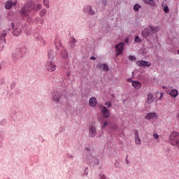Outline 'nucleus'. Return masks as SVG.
<instances>
[{"label":"nucleus","instance_id":"obj_48","mask_svg":"<svg viewBox=\"0 0 179 179\" xmlns=\"http://www.w3.org/2000/svg\"><path fill=\"white\" fill-rule=\"evenodd\" d=\"M163 97V93H161V96L159 98V100H162V98Z\"/></svg>","mask_w":179,"mask_h":179},{"label":"nucleus","instance_id":"obj_28","mask_svg":"<svg viewBox=\"0 0 179 179\" xmlns=\"http://www.w3.org/2000/svg\"><path fill=\"white\" fill-rule=\"evenodd\" d=\"M141 6L139 4H136L134 6V10H136V12H138V10H139V9H141Z\"/></svg>","mask_w":179,"mask_h":179},{"label":"nucleus","instance_id":"obj_43","mask_svg":"<svg viewBox=\"0 0 179 179\" xmlns=\"http://www.w3.org/2000/svg\"><path fill=\"white\" fill-rule=\"evenodd\" d=\"M100 179H106V176L100 174Z\"/></svg>","mask_w":179,"mask_h":179},{"label":"nucleus","instance_id":"obj_27","mask_svg":"<svg viewBox=\"0 0 179 179\" xmlns=\"http://www.w3.org/2000/svg\"><path fill=\"white\" fill-rule=\"evenodd\" d=\"M34 37L35 40H38V41L41 40V36H40L38 34V33L34 34Z\"/></svg>","mask_w":179,"mask_h":179},{"label":"nucleus","instance_id":"obj_49","mask_svg":"<svg viewBox=\"0 0 179 179\" xmlns=\"http://www.w3.org/2000/svg\"><path fill=\"white\" fill-rule=\"evenodd\" d=\"M128 82H132V80L131 78L127 79Z\"/></svg>","mask_w":179,"mask_h":179},{"label":"nucleus","instance_id":"obj_38","mask_svg":"<svg viewBox=\"0 0 179 179\" xmlns=\"http://www.w3.org/2000/svg\"><path fill=\"white\" fill-rule=\"evenodd\" d=\"M42 6H43V5H41V4H37L36 9L38 10H40V9H41Z\"/></svg>","mask_w":179,"mask_h":179},{"label":"nucleus","instance_id":"obj_19","mask_svg":"<svg viewBox=\"0 0 179 179\" xmlns=\"http://www.w3.org/2000/svg\"><path fill=\"white\" fill-rule=\"evenodd\" d=\"M156 117V113H149L146 116V120H153Z\"/></svg>","mask_w":179,"mask_h":179},{"label":"nucleus","instance_id":"obj_23","mask_svg":"<svg viewBox=\"0 0 179 179\" xmlns=\"http://www.w3.org/2000/svg\"><path fill=\"white\" fill-rule=\"evenodd\" d=\"M6 37V32L1 33L0 36V44L1 43H3V41H6V39L5 38Z\"/></svg>","mask_w":179,"mask_h":179},{"label":"nucleus","instance_id":"obj_4","mask_svg":"<svg viewBox=\"0 0 179 179\" xmlns=\"http://www.w3.org/2000/svg\"><path fill=\"white\" fill-rule=\"evenodd\" d=\"M20 12L22 17H26V16H29V13L31 12V8L29 7V6H24L21 8Z\"/></svg>","mask_w":179,"mask_h":179},{"label":"nucleus","instance_id":"obj_3","mask_svg":"<svg viewBox=\"0 0 179 179\" xmlns=\"http://www.w3.org/2000/svg\"><path fill=\"white\" fill-rule=\"evenodd\" d=\"M11 27L13 29V36H15V37H17L18 36H20L22 34V28L19 24L15 25L13 22L11 23Z\"/></svg>","mask_w":179,"mask_h":179},{"label":"nucleus","instance_id":"obj_11","mask_svg":"<svg viewBox=\"0 0 179 179\" xmlns=\"http://www.w3.org/2000/svg\"><path fill=\"white\" fill-rule=\"evenodd\" d=\"M102 110V115L104 118H108L110 117V112L108 111V109L106 106H101Z\"/></svg>","mask_w":179,"mask_h":179},{"label":"nucleus","instance_id":"obj_47","mask_svg":"<svg viewBox=\"0 0 179 179\" xmlns=\"http://www.w3.org/2000/svg\"><path fill=\"white\" fill-rule=\"evenodd\" d=\"M90 59H92L93 61H96V57H91Z\"/></svg>","mask_w":179,"mask_h":179},{"label":"nucleus","instance_id":"obj_29","mask_svg":"<svg viewBox=\"0 0 179 179\" xmlns=\"http://www.w3.org/2000/svg\"><path fill=\"white\" fill-rule=\"evenodd\" d=\"M46 13H47V10L43 9L42 10L40 11V16L41 17L45 16Z\"/></svg>","mask_w":179,"mask_h":179},{"label":"nucleus","instance_id":"obj_24","mask_svg":"<svg viewBox=\"0 0 179 179\" xmlns=\"http://www.w3.org/2000/svg\"><path fill=\"white\" fill-rule=\"evenodd\" d=\"M15 52L17 53L18 57H22V54H24V48H20L17 49V51Z\"/></svg>","mask_w":179,"mask_h":179},{"label":"nucleus","instance_id":"obj_52","mask_svg":"<svg viewBox=\"0 0 179 179\" xmlns=\"http://www.w3.org/2000/svg\"><path fill=\"white\" fill-rule=\"evenodd\" d=\"M127 164L129 163V162H128V159H127Z\"/></svg>","mask_w":179,"mask_h":179},{"label":"nucleus","instance_id":"obj_36","mask_svg":"<svg viewBox=\"0 0 179 179\" xmlns=\"http://www.w3.org/2000/svg\"><path fill=\"white\" fill-rule=\"evenodd\" d=\"M171 145H172V146H176L177 145V140H176L175 141H170Z\"/></svg>","mask_w":179,"mask_h":179},{"label":"nucleus","instance_id":"obj_39","mask_svg":"<svg viewBox=\"0 0 179 179\" xmlns=\"http://www.w3.org/2000/svg\"><path fill=\"white\" fill-rule=\"evenodd\" d=\"M108 123L107 122H103V125L101 126V129H104L108 125Z\"/></svg>","mask_w":179,"mask_h":179},{"label":"nucleus","instance_id":"obj_12","mask_svg":"<svg viewBox=\"0 0 179 179\" xmlns=\"http://www.w3.org/2000/svg\"><path fill=\"white\" fill-rule=\"evenodd\" d=\"M57 54L54 52L53 50H50L48 53V61H52V59H54L55 58V55Z\"/></svg>","mask_w":179,"mask_h":179},{"label":"nucleus","instance_id":"obj_34","mask_svg":"<svg viewBox=\"0 0 179 179\" xmlns=\"http://www.w3.org/2000/svg\"><path fill=\"white\" fill-rule=\"evenodd\" d=\"M78 41H76V39H75L74 38L73 39H71V41H70L71 45H75V43H77Z\"/></svg>","mask_w":179,"mask_h":179},{"label":"nucleus","instance_id":"obj_35","mask_svg":"<svg viewBox=\"0 0 179 179\" xmlns=\"http://www.w3.org/2000/svg\"><path fill=\"white\" fill-rule=\"evenodd\" d=\"M129 61H136V57H135L133 56V55H130V56L129 57Z\"/></svg>","mask_w":179,"mask_h":179},{"label":"nucleus","instance_id":"obj_40","mask_svg":"<svg viewBox=\"0 0 179 179\" xmlns=\"http://www.w3.org/2000/svg\"><path fill=\"white\" fill-rule=\"evenodd\" d=\"M153 136H154L155 139H159V134H153Z\"/></svg>","mask_w":179,"mask_h":179},{"label":"nucleus","instance_id":"obj_41","mask_svg":"<svg viewBox=\"0 0 179 179\" xmlns=\"http://www.w3.org/2000/svg\"><path fill=\"white\" fill-rule=\"evenodd\" d=\"M67 157H68V159H73V155H71V154H68V155H67Z\"/></svg>","mask_w":179,"mask_h":179},{"label":"nucleus","instance_id":"obj_50","mask_svg":"<svg viewBox=\"0 0 179 179\" xmlns=\"http://www.w3.org/2000/svg\"><path fill=\"white\" fill-rule=\"evenodd\" d=\"M55 45H56L57 48H58V44H57V43H55Z\"/></svg>","mask_w":179,"mask_h":179},{"label":"nucleus","instance_id":"obj_10","mask_svg":"<svg viewBox=\"0 0 179 179\" xmlns=\"http://www.w3.org/2000/svg\"><path fill=\"white\" fill-rule=\"evenodd\" d=\"M96 68L97 69H99V71H104L105 72H108V71H109L110 69H108V65H107L106 64H101L99 63L96 65Z\"/></svg>","mask_w":179,"mask_h":179},{"label":"nucleus","instance_id":"obj_2","mask_svg":"<svg viewBox=\"0 0 179 179\" xmlns=\"http://www.w3.org/2000/svg\"><path fill=\"white\" fill-rule=\"evenodd\" d=\"M160 29L158 27L150 26L145 27L144 30L142 31V36L144 38H148L149 36H152V34H155L156 33H159Z\"/></svg>","mask_w":179,"mask_h":179},{"label":"nucleus","instance_id":"obj_54","mask_svg":"<svg viewBox=\"0 0 179 179\" xmlns=\"http://www.w3.org/2000/svg\"><path fill=\"white\" fill-rule=\"evenodd\" d=\"M1 66H0V71H1Z\"/></svg>","mask_w":179,"mask_h":179},{"label":"nucleus","instance_id":"obj_8","mask_svg":"<svg viewBox=\"0 0 179 179\" xmlns=\"http://www.w3.org/2000/svg\"><path fill=\"white\" fill-rule=\"evenodd\" d=\"M89 135L90 138L96 137V135H97V129H96V127L91 126L89 127Z\"/></svg>","mask_w":179,"mask_h":179},{"label":"nucleus","instance_id":"obj_46","mask_svg":"<svg viewBox=\"0 0 179 179\" xmlns=\"http://www.w3.org/2000/svg\"><path fill=\"white\" fill-rule=\"evenodd\" d=\"M115 167H120V164H118L117 162H116L115 163Z\"/></svg>","mask_w":179,"mask_h":179},{"label":"nucleus","instance_id":"obj_18","mask_svg":"<svg viewBox=\"0 0 179 179\" xmlns=\"http://www.w3.org/2000/svg\"><path fill=\"white\" fill-rule=\"evenodd\" d=\"M132 86L135 87V89H141L142 84L138 81H133Z\"/></svg>","mask_w":179,"mask_h":179},{"label":"nucleus","instance_id":"obj_55","mask_svg":"<svg viewBox=\"0 0 179 179\" xmlns=\"http://www.w3.org/2000/svg\"><path fill=\"white\" fill-rule=\"evenodd\" d=\"M68 76H69V73H68Z\"/></svg>","mask_w":179,"mask_h":179},{"label":"nucleus","instance_id":"obj_25","mask_svg":"<svg viewBox=\"0 0 179 179\" xmlns=\"http://www.w3.org/2000/svg\"><path fill=\"white\" fill-rule=\"evenodd\" d=\"M145 3L147 5H150V6H153L155 4V1L153 0H144Z\"/></svg>","mask_w":179,"mask_h":179},{"label":"nucleus","instance_id":"obj_16","mask_svg":"<svg viewBox=\"0 0 179 179\" xmlns=\"http://www.w3.org/2000/svg\"><path fill=\"white\" fill-rule=\"evenodd\" d=\"M135 143H136V145H141V138H139V132H138V130H136L135 131Z\"/></svg>","mask_w":179,"mask_h":179},{"label":"nucleus","instance_id":"obj_13","mask_svg":"<svg viewBox=\"0 0 179 179\" xmlns=\"http://www.w3.org/2000/svg\"><path fill=\"white\" fill-rule=\"evenodd\" d=\"M90 160H91V163H92V164H93V166H99V159H97V157H96L93 155H91Z\"/></svg>","mask_w":179,"mask_h":179},{"label":"nucleus","instance_id":"obj_1","mask_svg":"<svg viewBox=\"0 0 179 179\" xmlns=\"http://www.w3.org/2000/svg\"><path fill=\"white\" fill-rule=\"evenodd\" d=\"M51 99L53 103L55 104H62L65 106L68 103V98L64 92L59 90H53L51 91Z\"/></svg>","mask_w":179,"mask_h":179},{"label":"nucleus","instance_id":"obj_9","mask_svg":"<svg viewBox=\"0 0 179 179\" xmlns=\"http://www.w3.org/2000/svg\"><path fill=\"white\" fill-rule=\"evenodd\" d=\"M46 68L48 71H50V72H54L55 69H57V66L54 64L52 61L48 62Z\"/></svg>","mask_w":179,"mask_h":179},{"label":"nucleus","instance_id":"obj_44","mask_svg":"<svg viewBox=\"0 0 179 179\" xmlns=\"http://www.w3.org/2000/svg\"><path fill=\"white\" fill-rule=\"evenodd\" d=\"M87 169L88 168H85V172H84L85 176H87V174H88L87 171Z\"/></svg>","mask_w":179,"mask_h":179},{"label":"nucleus","instance_id":"obj_21","mask_svg":"<svg viewBox=\"0 0 179 179\" xmlns=\"http://www.w3.org/2000/svg\"><path fill=\"white\" fill-rule=\"evenodd\" d=\"M61 57L64 58V59H66L68 58V50L64 49L61 52Z\"/></svg>","mask_w":179,"mask_h":179},{"label":"nucleus","instance_id":"obj_45","mask_svg":"<svg viewBox=\"0 0 179 179\" xmlns=\"http://www.w3.org/2000/svg\"><path fill=\"white\" fill-rule=\"evenodd\" d=\"M85 150H87L89 152V151L91 150V148L90 147H86Z\"/></svg>","mask_w":179,"mask_h":179},{"label":"nucleus","instance_id":"obj_5","mask_svg":"<svg viewBox=\"0 0 179 179\" xmlns=\"http://www.w3.org/2000/svg\"><path fill=\"white\" fill-rule=\"evenodd\" d=\"M83 10L85 15H88L89 16H93L96 13L94 10L92 8V6H85Z\"/></svg>","mask_w":179,"mask_h":179},{"label":"nucleus","instance_id":"obj_53","mask_svg":"<svg viewBox=\"0 0 179 179\" xmlns=\"http://www.w3.org/2000/svg\"><path fill=\"white\" fill-rule=\"evenodd\" d=\"M163 89H166V87H163Z\"/></svg>","mask_w":179,"mask_h":179},{"label":"nucleus","instance_id":"obj_20","mask_svg":"<svg viewBox=\"0 0 179 179\" xmlns=\"http://www.w3.org/2000/svg\"><path fill=\"white\" fill-rule=\"evenodd\" d=\"M177 136H178V133L177 131H173L169 136V139L174 141Z\"/></svg>","mask_w":179,"mask_h":179},{"label":"nucleus","instance_id":"obj_30","mask_svg":"<svg viewBox=\"0 0 179 179\" xmlns=\"http://www.w3.org/2000/svg\"><path fill=\"white\" fill-rule=\"evenodd\" d=\"M100 2L103 7L107 6V0H100Z\"/></svg>","mask_w":179,"mask_h":179},{"label":"nucleus","instance_id":"obj_32","mask_svg":"<svg viewBox=\"0 0 179 179\" xmlns=\"http://www.w3.org/2000/svg\"><path fill=\"white\" fill-rule=\"evenodd\" d=\"M134 41H135V43H141V41H142V40L141 39V38H139V36H136L134 38Z\"/></svg>","mask_w":179,"mask_h":179},{"label":"nucleus","instance_id":"obj_22","mask_svg":"<svg viewBox=\"0 0 179 179\" xmlns=\"http://www.w3.org/2000/svg\"><path fill=\"white\" fill-rule=\"evenodd\" d=\"M13 5H16V3L12 1H7L5 4V8L6 9H10Z\"/></svg>","mask_w":179,"mask_h":179},{"label":"nucleus","instance_id":"obj_33","mask_svg":"<svg viewBox=\"0 0 179 179\" xmlns=\"http://www.w3.org/2000/svg\"><path fill=\"white\" fill-rule=\"evenodd\" d=\"M164 12H165V13H169V12H170V10L169 9V6H166L164 7Z\"/></svg>","mask_w":179,"mask_h":179},{"label":"nucleus","instance_id":"obj_26","mask_svg":"<svg viewBox=\"0 0 179 179\" xmlns=\"http://www.w3.org/2000/svg\"><path fill=\"white\" fill-rule=\"evenodd\" d=\"M43 5L45 8H50V0H43Z\"/></svg>","mask_w":179,"mask_h":179},{"label":"nucleus","instance_id":"obj_51","mask_svg":"<svg viewBox=\"0 0 179 179\" xmlns=\"http://www.w3.org/2000/svg\"><path fill=\"white\" fill-rule=\"evenodd\" d=\"M41 23L43 24V21H41Z\"/></svg>","mask_w":179,"mask_h":179},{"label":"nucleus","instance_id":"obj_42","mask_svg":"<svg viewBox=\"0 0 179 179\" xmlns=\"http://www.w3.org/2000/svg\"><path fill=\"white\" fill-rule=\"evenodd\" d=\"M15 86H16V83L13 82V83H11V89H13V87H15Z\"/></svg>","mask_w":179,"mask_h":179},{"label":"nucleus","instance_id":"obj_15","mask_svg":"<svg viewBox=\"0 0 179 179\" xmlns=\"http://www.w3.org/2000/svg\"><path fill=\"white\" fill-rule=\"evenodd\" d=\"M90 107H96L97 106V99L95 97H91L90 99Z\"/></svg>","mask_w":179,"mask_h":179},{"label":"nucleus","instance_id":"obj_6","mask_svg":"<svg viewBox=\"0 0 179 179\" xmlns=\"http://www.w3.org/2000/svg\"><path fill=\"white\" fill-rule=\"evenodd\" d=\"M136 65H138V66H140V68H149V66L152 65V63H150V62H146L145 60H140L136 62Z\"/></svg>","mask_w":179,"mask_h":179},{"label":"nucleus","instance_id":"obj_37","mask_svg":"<svg viewBox=\"0 0 179 179\" xmlns=\"http://www.w3.org/2000/svg\"><path fill=\"white\" fill-rule=\"evenodd\" d=\"M106 106H107V107L108 108H110V107H111V102L110 101H107L106 103H105Z\"/></svg>","mask_w":179,"mask_h":179},{"label":"nucleus","instance_id":"obj_56","mask_svg":"<svg viewBox=\"0 0 179 179\" xmlns=\"http://www.w3.org/2000/svg\"><path fill=\"white\" fill-rule=\"evenodd\" d=\"M178 54H179V50H178Z\"/></svg>","mask_w":179,"mask_h":179},{"label":"nucleus","instance_id":"obj_7","mask_svg":"<svg viewBox=\"0 0 179 179\" xmlns=\"http://www.w3.org/2000/svg\"><path fill=\"white\" fill-rule=\"evenodd\" d=\"M116 50V57H118L120 54H122V51H124V43H120L119 44L116 45L115 46Z\"/></svg>","mask_w":179,"mask_h":179},{"label":"nucleus","instance_id":"obj_14","mask_svg":"<svg viewBox=\"0 0 179 179\" xmlns=\"http://www.w3.org/2000/svg\"><path fill=\"white\" fill-rule=\"evenodd\" d=\"M167 94H170L173 99H176L178 96V91L177 90H168Z\"/></svg>","mask_w":179,"mask_h":179},{"label":"nucleus","instance_id":"obj_31","mask_svg":"<svg viewBox=\"0 0 179 179\" xmlns=\"http://www.w3.org/2000/svg\"><path fill=\"white\" fill-rule=\"evenodd\" d=\"M21 56H19V55H17V52H14L12 55V57L15 59V58H20Z\"/></svg>","mask_w":179,"mask_h":179},{"label":"nucleus","instance_id":"obj_17","mask_svg":"<svg viewBox=\"0 0 179 179\" xmlns=\"http://www.w3.org/2000/svg\"><path fill=\"white\" fill-rule=\"evenodd\" d=\"M155 101V99H153V94H150L148 95V99H147V103L148 104H152Z\"/></svg>","mask_w":179,"mask_h":179}]
</instances>
